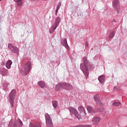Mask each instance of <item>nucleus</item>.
I'll use <instances>...</instances> for the list:
<instances>
[{
	"mask_svg": "<svg viewBox=\"0 0 127 127\" xmlns=\"http://www.w3.org/2000/svg\"><path fill=\"white\" fill-rule=\"evenodd\" d=\"M7 73V72L5 70H3L1 71V74L3 76H5V75H6Z\"/></svg>",
	"mask_w": 127,
	"mask_h": 127,
	"instance_id": "nucleus-23",
	"label": "nucleus"
},
{
	"mask_svg": "<svg viewBox=\"0 0 127 127\" xmlns=\"http://www.w3.org/2000/svg\"><path fill=\"white\" fill-rule=\"evenodd\" d=\"M84 127H92V126H91V125H84Z\"/></svg>",
	"mask_w": 127,
	"mask_h": 127,
	"instance_id": "nucleus-28",
	"label": "nucleus"
},
{
	"mask_svg": "<svg viewBox=\"0 0 127 127\" xmlns=\"http://www.w3.org/2000/svg\"><path fill=\"white\" fill-rule=\"evenodd\" d=\"M87 110L88 111V113H90V114L94 113V110H93V108H92L91 106H88L87 107Z\"/></svg>",
	"mask_w": 127,
	"mask_h": 127,
	"instance_id": "nucleus-18",
	"label": "nucleus"
},
{
	"mask_svg": "<svg viewBox=\"0 0 127 127\" xmlns=\"http://www.w3.org/2000/svg\"><path fill=\"white\" fill-rule=\"evenodd\" d=\"M86 46H87V47H89V44H86Z\"/></svg>",
	"mask_w": 127,
	"mask_h": 127,
	"instance_id": "nucleus-30",
	"label": "nucleus"
},
{
	"mask_svg": "<svg viewBox=\"0 0 127 127\" xmlns=\"http://www.w3.org/2000/svg\"><path fill=\"white\" fill-rule=\"evenodd\" d=\"M16 2H17V5H21L22 4V0H14Z\"/></svg>",
	"mask_w": 127,
	"mask_h": 127,
	"instance_id": "nucleus-21",
	"label": "nucleus"
},
{
	"mask_svg": "<svg viewBox=\"0 0 127 127\" xmlns=\"http://www.w3.org/2000/svg\"><path fill=\"white\" fill-rule=\"evenodd\" d=\"M60 22V17H58L56 18V21H55L54 25L57 27V25H58V24H59Z\"/></svg>",
	"mask_w": 127,
	"mask_h": 127,
	"instance_id": "nucleus-17",
	"label": "nucleus"
},
{
	"mask_svg": "<svg viewBox=\"0 0 127 127\" xmlns=\"http://www.w3.org/2000/svg\"><path fill=\"white\" fill-rule=\"evenodd\" d=\"M15 94H16V91L13 89L9 95L10 98L9 102L12 108H13V101H14V98H15Z\"/></svg>",
	"mask_w": 127,
	"mask_h": 127,
	"instance_id": "nucleus-3",
	"label": "nucleus"
},
{
	"mask_svg": "<svg viewBox=\"0 0 127 127\" xmlns=\"http://www.w3.org/2000/svg\"><path fill=\"white\" fill-rule=\"evenodd\" d=\"M57 105H58L57 101H55L53 103V106L54 108H57Z\"/></svg>",
	"mask_w": 127,
	"mask_h": 127,
	"instance_id": "nucleus-25",
	"label": "nucleus"
},
{
	"mask_svg": "<svg viewBox=\"0 0 127 127\" xmlns=\"http://www.w3.org/2000/svg\"><path fill=\"white\" fill-rule=\"evenodd\" d=\"M78 111L79 113H80V114L81 116L84 117V116L87 115V113H86V110H85V108L82 106H80L78 107Z\"/></svg>",
	"mask_w": 127,
	"mask_h": 127,
	"instance_id": "nucleus-6",
	"label": "nucleus"
},
{
	"mask_svg": "<svg viewBox=\"0 0 127 127\" xmlns=\"http://www.w3.org/2000/svg\"><path fill=\"white\" fill-rule=\"evenodd\" d=\"M64 45H68V44H67V40H66V39H64Z\"/></svg>",
	"mask_w": 127,
	"mask_h": 127,
	"instance_id": "nucleus-26",
	"label": "nucleus"
},
{
	"mask_svg": "<svg viewBox=\"0 0 127 127\" xmlns=\"http://www.w3.org/2000/svg\"><path fill=\"white\" fill-rule=\"evenodd\" d=\"M113 4L116 9H119L120 8V2L118 0H114L113 1Z\"/></svg>",
	"mask_w": 127,
	"mask_h": 127,
	"instance_id": "nucleus-11",
	"label": "nucleus"
},
{
	"mask_svg": "<svg viewBox=\"0 0 127 127\" xmlns=\"http://www.w3.org/2000/svg\"><path fill=\"white\" fill-rule=\"evenodd\" d=\"M29 127H41V123L31 122L30 123Z\"/></svg>",
	"mask_w": 127,
	"mask_h": 127,
	"instance_id": "nucleus-9",
	"label": "nucleus"
},
{
	"mask_svg": "<svg viewBox=\"0 0 127 127\" xmlns=\"http://www.w3.org/2000/svg\"><path fill=\"white\" fill-rule=\"evenodd\" d=\"M115 36V32H112L109 35V38H113Z\"/></svg>",
	"mask_w": 127,
	"mask_h": 127,
	"instance_id": "nucleus-24",
	"label": "nucleus"
},
{
	"mask_svg": "<svg viewBox=\"0 0 127 127\" xmlns=\"http://www.w3.org/2000/svg\"><path fill=\"white\" fill-rule=\"evenodd\" d=\"M98 110H99V111L100 112H103V110L102 109V108L100 109V108H98Z\"/></svg>",
	"mask_w": 127,
	"mask_h": 127,
	"instance_id": "nucleus-29",
	"label": "nucleus"
},
{
	"mask_svg": "<svg viewBox=\"0 0 127 127\" xmlns=\"http://www.w3.org/2000/svg\"><path fill=\"white\" fill-rule=\"evenodd\" d=\"M11 64H12V62L10 60H8L6 64V67L7 69H10Z\"/></svg>",
	"mask_w": 127,
	"mask_h": 127,
	"instance_id": "nucleus-14",
	"label": "nucleus"
},
{
	"mask_svg": "<svg viewBox=\"0 0 127 127\" xmlns=\"http://www.w3.org/2000/svg\"><path fill=\"white\" fill-rule=\"evenodd\" d=\"M46 124V126L48 127H53V122H52V119L50 117V115L48 113L45 114Z\"/></svg>",
	"mask_w": 127,
	"mask_h": 127,
	"instance_id": "nucleus-2",
	"label": "nucleus"
},
{
	"mask_svg": "<svg viewBox=\"0 0 127 127\" xmlns=\"http://www.w3.org/2000/svg\"><path fill=\"white\" fill-rule=\"evenodd\" d=\"M30 70H31V63L28 62L23 65L21 69L20 73L21 75L25 76L29 73Z\"/></svg>",
	"mask_w": 127,
	"mask_h": 127,
	"instance_id": "nucleus-1",
	"label": "nucleus"
},
{
	"mask_svg": "<svg viewBox=\"0 0 127 127\" xmlns=\"http://www.w3.org/2000/svg\"><path fill=\"white\" fill-rule=\"evenodd\" d=\"M8 48H9L10 51L13 52V53H18V48L14 46L12 44L10 43L8 45Z\"/></svg>",
	"mask_w": 127,
	"mask_h": 127,
	"instance_id": "nucleus-5",
	"label": "nucleus"
},
{
	"mask_svg": "<svg viewBox=\"0 0 127 127\" xmlns=\"http://www.w3.org/2000/svg\"><path fill=\"white\" fill-rule=\"evenodd\" d=\"M86 74H89L88 72H86Z\"/></svg>",
	"mask_w": 127,
	"mask_h": 127,
	"instance_id": "nucleus-31",
	"label": "nucleus"
},
{
	"mask_svg": "<svg viewBox=\"0 0 127 127\" xmlns=\"http://www.w3.org/2000/svg\"><path fill=\"white\" fill-rule=\"evenodd\" d=\"M61 5H62L61 2H59V3L57 6V9L56 10V14H57V13L58 12V10H59V9L61 7Z\"/></svg>",
	"mask_w": 127,
	"mask_h": 127,
	"instance_id": "nucleus-20",
	"label": "nucleus"
},
{
	"mask_svg": "<svg viewBox=\"0 0 127 127\" xmlns=\"http://www.w3.org/2000/svg\"><path fill=\"white\" fill-rule=\"evenodd\" d=\"M83 59L84 66L86 69H88L87 64H89V63H88V60H87V57H84L83 58Z\"/></svg>",
	"mask_w": 127,
	"mask_h": 127,
	"instance_id": "nucleus-13",
	"label": "nucleus"
},
{
	"mask_svg": "<svg viewBox=\"0 0 127 127\" xmlns=\"http://www.w3.org/2000/svg\"><path fill=\"white\" fill-rule=\"evenodd\" d=\"M38 84L41 88H43L44 87H45V82L43 81H39L38 82Z\"/></svg>",
	"mask_w": 127,
	"mask_h": 127,
	"instance_id": "nucleus-16",
	"label": "nucleus"
},
{
	"mask_svg": "<svg viewBox=\"0 0 127 127\" xmlns=\"http://www.w3.org/2000/svg\"><path fill=\"white\" fill-rule=\"evenodd\" d=\"M94 101H95L96 103L99 106H103V103L101 102V99H100V97L98 96V95H94Z\"/></svg>",
	"mask_w": 127,
	"mask_h": 127,
	"instance_id": "nucleus-7",
	"label": "nucleus"
},
{
	"mask_svg": "<svg viewBox=\"0 0 127 127\" xmlns=\"http://www.w3.org/2000/svg\"><path fill=\"white\" fill-rule=\"evenodd\" d=\"M68 110L70 113H72V114H73V115H74V116H75V117H76V118L78 119V120L81 119V115L79 114L78 111H77V110H76V109L72 107H69L68 108Z\"/></svg>",
	"mask_w": 127,
	"mask_h": 127,
	"instance_id": "nucleus-4",
	"label": "nucleus"
},
{
	"mask_svg": "<svg viewBox=\"0 0 127 127\" xmlns=\"http://www.w3.org/2000/svg\"><path fill=\"white\" fill-rule=\"evenodd\" d=\"M120 105H121V102H114L113 103V105L115 107H118Z\"/></svg>",
	"mask_w": 127,
	"mask_h": 127,
	"instance_id": "nucleus-22",
	"label": "nucleus"
},
{
	"mask_svg": "<svg viewBox=\"0 0 127 127\" xmlns=\"http://www.w3.org/2000/svg\"><path fill=\"white\" fill-rule=\"evenodd\" d=\"M101 122V118L100 117H94L92 119V124L94 125H98Z\"/></svg>",
	"mask_w": 127,
	"mask_h": 127,
	"instance_id": "nucleus-8",
	"label": "nucleus"
},
{
	"mask_svg": "<svg viewBox=\"0 0 127 127\" xmlns=\"http://www.w3.org/2000/svg\"><path fill=\"white\" fill-rule=\"evenodd\" d=\"M1 0H0V1H1Z\"/></svg>",
	"mask_w": 127,
	"mask_h": 127,
	"instance_id": "nucleus-32",
	"label": "nucleus"
},
{
	"mask_svg": "<svg viewBox=\"0 0 127 127\" xmlns=\"http://www.w3.org/2000/svg\"><path fill=\"white\" fill-rule=\"evenodd\" d=\"M64 83H60V84H57L56 86V87H55V90L56 91H59L61 89H62V88H64Z\"/></svg>",
	"mask_w": 127,
	"mask_h": 127,
	"instance_id": "nucleus-10",
	"label": "nucleus"
},
{
	"mask_svg": "<svg viewBox=\"0 0 127 127\" xmlns=\"http://www.w3.org/2000/svg\"><path fill=\"white\" fill-rule=\"evenodd\" d=\"M57 27L55 26L54 25L53 26H52L50 29V33H53V32H54V31L56 29Z\"/></svg>",
	"mask_w": 127,
	"mask_h": 127,
	"instance_id": "nucleus-19",
	"label": "nucleus"
},
{
	"mask_svg": "<svg viewBox=\"0 0 127 127\" xmlns=\"http://www.w3.org/2000/svg\"><path fill=\"white\" fill-rule=\"evenodd\" d=\"M98 80L99 82L101 83V84H104V82L105 81V76L101 75L98 77Z\"/></svg>",
	"mask_w": 127,
	"mask_h": 127,
	"instance_id": "nucleus-15",
	"label": "nucleus"
},
{
	"mask_svg": "<svg viewBox=\"0 0 127 127\" xmlns=\"http://www.w3.org/2000/svg\"><path fill=\"white\" fill-rule=\"evenodd\" d=\"M64 89H66L67 90H72V89H73V86L69 83H64Z\"/></svg>",
	"mask_w": 127,
	"mask_h": 127,
	"instance_id": "nucleus-12",
	"label": "nucleus"
},
{
	"mask_svg": "<svg viewBox=\"0 0 127 127\" xmlns=\"http://www.w3.org/2000/svg\"><path fill=\"white\" fill-rule=\"evenodd\" d=\"M73 127H85L84 125H78L77 126H74Z\"/></svg>",
	"mask_w": 127,
	"mask_h": 127,
	"instance_id": "nucleus-27",
	"label": "nucleus"
}]
</instances>
